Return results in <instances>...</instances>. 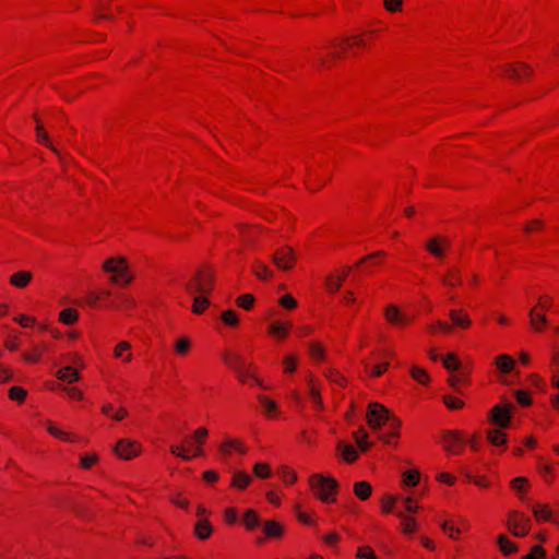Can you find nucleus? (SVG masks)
I'll return each instance as SVG.
<instances>
[{
	"mask_svg": "<svg viewBox=\"0 0 559 559\" xmlns=\"http://www.w3.org/2000/svg\"><path fill=\"white\" fill-rule=\"evenodd\" d=\"M214 285V274L205 269H199L195 274L185 284L186 290L193 295L192 311L202 313L210 305V300L205 296Z\"/></svg>",
	"mask_w": 559,
	"mask_h": 559,
	"instance_id": "nucleus-1",
	"label": "nucleus"
},
{
	"mask_svg": "<svg viewBox=\"0 0 559 559\" xmlns=\"http://www.w3.org/2000/svg\"><path fill=\"white\" fill-rule=\"evenodd\" d=\"M309 485L322 502L331 503L335 501L334 495L338 488L336 479L321 474H313L309 478Z\"/></svg>",
	"mask_w": 559,
	"mask_h": 559,
	"instance_id": "nucleus-2",
	"label": "nucleus"
},
{
	"mask_svg": "<svg viewBox=\"0 0 559 559\" xmlns=\"http://www.w3.org/2000/svg\"><path fill=\"white\" fill-rule=\"evenodd\" d=\"M207 436H209V430L205 427H201V428L197 429L193 433V445L195 447V450L193 453L190 452L189 448H186L182 444L171 445L170 452H171V454H174L185 461H190L193 456H201V455H203V451H202L201 447L203 445Z\"/></svg>",
	"mask_w": 559,
	"mask_h": 559,
	"instance_id": "nucleus-3",
	"label": "nucleus"
},
{
	"mask_svg": "<svg viewBox=\"0 0 559 559\" xmlns=\"http://www.w3.org/2000/svg\"><path fill=\"white\" fill-rule=\"evenodd\" d=\"M367 419L370 428L378 430L390 419V412L379 403H371L368 408Z\"/></svg>",
	"mask_w": 559,
	"mask_h": 559,
	"instance_id": "nucleus-4",
	"label": "nucleus"
},
{
	"mask_svg": "<svg viewBox=\"0 0 559 559\" xmlns=\"http://www.w3.org/2000/svg\"><path fill=\"white\" fill-rule=\"evenodd\" d=\"M103 270L107 273H112L111 283H119L129 271L127 259L123 257L110 258L103 264Z\"/></svg>",
	"mask_w": 559,
	"mask_h": 559,
	"instance_id": "nucleus-5",
	"label": "nucleus"
},
{
	"mask_svg": "<svg viewBox=\"0 0 559 559\" xmlns=\"http://www.w3.org/2000/svg\"><path fill=\"white\" fill-rule=\"evenodd\" d=\"M513 408L514 406L512 404H498L493 406L489 417L491 424L496 425L501 429L508 428L511 421V413Z\"/></svg>",
	"mask_w": 559,
	"mask_h": 559,
	"instance_id": "nucleus-6",
	"label": "nucleus"
},
{
	"mask_svg": "<svg viewBox=\"0 0 559 559\" xmlns=\"http://www.w3.org/2000/svg\"><path fill=\"white\" fill-rule=\"evenodd\" d=\"M531 520L516 511L512 512L508 520V527L514 536H525L531 528Z\"/></svg>",
	"mask_w": 559,
	"mask_h": 559,
	"instance_id": "nucleus-7",
	"label": "nucleus"
},
{
	"mask_svg": "<svg viewBox=\"0 0 559 559\" xmlns=\"http://www.w3.org/2000/svg\"><path fill=\"white\" fill-rule=\"evenodd\" d=\"M296 255L292 247H283L278 249L273 255V263L283 271H289L294 267Z\"/></svg>",
	"mask_w": 559,
	"mask_h": 559,
	"instance_id": "nucleus-8",
	"label": "nucleus"
},
{
	"mask_svg": "<svg viewBox=\"0 0 559 559\" xmlns=\"http://www.w3.org/2000/svg\"><path fill=\"white\" fill-rule=\"evenodd\" d=\"M450 246L451 242L447 237L438 235L428 239L425 248L433 257L442 259Z\"/></svg>",
	"mask_w": 559,
	"mask_h": 559,
	"instance_id": "nucleus-9",
	"label": "nucleus"
},
{
	"mask_svg": "<svg viewBox=\"0 0 559 559\" xmlns=\"http://www.w3.org/2000/svg\"><path fill=\"white\" fill-rule=\"evenodd\" d=\"M141 447L135 442L128 439H121L115 447V452L123 460H131L139 455Z\"/></svg>",
	"mask_w": 559,
	"mask_h": 559,
	"instance_id": "nucleus-10",
	"label": "nucleus"
},
{
	"mask_svg": "<svg viewBox=\"0 0 559 559\" xmlns=\"http://www.w3.org/2000/svg\"><path fill=\"white\" fill-rule=\"evenodd\" d=\"M224 360L230 368H233L238 373L240 381H245L246 377L249 376L247 364L242 357L238 355H225Z\"/></svg>",
	"mask_w": 559,
	"mask_h": 559,
	"instance_id": "nucleus-11",
	"label": "nucleus"
},
{
	"mask_svg": "<svg viewBox=\"0 0 559 559\" xmlns=\"http://www.w3.org/2000/svg\"><path fill=\"white\" fill-rule=\"evenodd\" d=\"M463 442H464V440H463L462 436L459 435L457 432H453V431H448L442 439L444 449L452 453L461 452V450H462L461 445Z\"/></svg>",
	"mask_w": 559,
	"mask_h": 559,
	"instance_id": "nucleus-12",
	"label": "nucleus"
},
{
	"mask_svg": "<svg viewBox=\"0 0 559 559\" xmlns=\"http://www.w3.org/2000/svg\"><path fill=\"white\" fill-rule=\"evenodd\" d=\"M530 322L532 328L536 332H542L544 328L548 324V319L544 312H538L536 307L532 308L528 311Z\"/></svg>",
	"mask_w": 559,
	"mask_h": 559,
	"instance_id": "nucleus-13",
	"label": "nucleus"
},
{
	"mask_svg": "<svg viewBox=\"0 0 559 559\" xmlns=\"http://www.w3.org/2000/svg\"><path fill=\"white\" fill-rule=\"evenodd\" d=\"M507 75L521 81L525 75L532 73V69L525 63H519L518 66L508 64L504 70Z\"/></svg>",
	"mask_w": 559,
	"mask_h": 559,
	"instance_id": "nucleus-14",
	"label": "nucleus"
},
{
	"mask_svg": "<svg viewBox=\"0 0 559 559\" xmlns=\"http://www.w3.org/2000/svg\"><path fill=\"white\" fill-rule=\"evenodd\" d=\"M449 317L451 318V320L455 326H459L462 329L468 328L472 323L467 313L464 312L463 310H456V309L450 310Z\"/></svg>",
	"mask_w": 559,
	"mask_h": 559,
	"instance_id": "nucleus-15",
	"label": "nucleus"
},
{
	"mask_svg": "<svg viewBox=\"0 0 559 559\" xmlns=\"http://www.w3.org/2000/svg\"><path fill=\"white\" fill-rule=\"evenodd\" d=\"M194 534L198 538L204 540L212 534V525L207 519H199L194 526Z\"/></svg>",
	"mask_w": 559,
	"mask_h": 559,
	"instance_id": "nucleus-16",
	"label": "nucleus"
},
{
	"mask_svg": "<svg viewBox=\"0 0 559 559\" xmlns=\"http://www.w3.org/2000/svg\"><path fill=\"white\" fill-rule=\"evenodd\" d=\"M32 280V273L28 271H20L14 273L10 277V283L17 287V288H24Z\"/></svg>",
	"mask_w": 559,
	"mask_h": 559,
	"instance_id": "nucleus-17",
	"label": "nucleus"
},
{
	"mask_svg": "<svg viewBox=\"0 0 559 559\" xmlns=\"http://www.w3.org/2000/svg\"><path fill=\"white\" fill-rule=\"evenodd\" d=\"M496 366L501 372H510L515 366L514 359L509 355H500L496 359Z\"/></svg>",
	"mask_w": 559,
	"mask_h": 559,
	"instance_id": "nucleus-18",
	"label": "nucleus"
},
{
	"mask_svg": "<svg viewBox=\"0 0 559 559\" xmlns=\"http://www.w3.org/2000/svg\"><path fill=\"white\" fill-rule=\"evenodd\" d=\"M56 376L59 380L66 381L68 383L75 382L80 379V373L69 366L58 370Z\"/></svg>",
	"mask_w": 559,
	"mask_h": 559,
	"instance_id": "nucleus-19",
	"label": "nucleus"
},
{
	"mask_svg": "<svg viewBox=\"0 0 559 559\" xmlns=\"http://www.w3.org/2000/svg\"><path fill=\"white\" fill-rule=\"evenodd\" d=\"M354 492L360 500H367L371 492L372 487L368 481H358L354 485Z\"/></svg>",
	"mask_w": 559,
	"mask_h": 559,
	"instance_id": "nucleus-20",
	"label": "nucleus"
},
{
	"mask_svg": "<svg viewBox=\"0 0 559 559\" xmlns=\"http://www.w3.org/2000/svg\"><path fill=\"white\" fill-rule=\"evenodd\" d=\"M532 511L537 521H549L551 519V511L545 504L535 503L532 507Z\"/></svg>",
	"mask_w": 559,
	"mask_h": 559,
	"instance_id": "nucleus-21",
	"label": "nucleus"
},
{
	"mask_svg": "<svg viewBox=\"0 0 559 559\" xmlns=\"http://www.w3.org/2000/svg\"><path fill=\"white\" fill-rule=\"evenodd\" d=\"M384 316H385L386 320L392 324L397 325L400 322L403 321V313L394 305H390L385 308Z\"/></svg>",
	"mask_w": 559,
	"mask_h": 559,
	"instance_id": "nucleus-22",
	"label": "nucleus"
},
{
	"mask_svg": "<svg viewBox=\"0 0 559 559\" xmlns=\"http://www.w3.org/2000/svg\"><path fill=\"white\" fill-rule=\"evenodd\" d=\"M251 477L245 472H235L234 477L231 479V486L238 489H245L251 483Z\"/></svg>",
	"mask_w": 559,
	"mask_h": 559,
	"instance_id": "nucleus-23",
	"label": "nucleus"
},
{
	"mask_svg": "<svg viewBox=\"0 0 559 559\" xmlns=\"http://www.w3.org/2000/svg\"><path fill=\"white\" fill-rule=\"evenodd\" d=\"M191 348V341L186 336H180L174 344V350L179 356H185Z\"/></svg>",
	"mask_w": 559,
	"mask_h": 559,
	"instance_id": "nucleus-24",
	"label": "nucleus"
},
{
	"mask_svg": "<svg viewBox=\"0 0 559 559\" xmlns=\"http://www.w3.org/2000/svg\"><path fill=\"white\" fill-rule=\"evenodd\" d=\"M264 533L267 537H281L283 534V526L275 521H267L264 524Z\"/></svg>",
	"mask_w": 559,
	"mask_h": 559,
	"instance_id": "nucleus-25",
	"label": "nucleus"
},
{
	"mask_svg": "<svg viewBox=\"0 0 559 559\" xmlns=\"http://www.w3.org/2000/svg\"><path fill=\"white\" fill-rule=\"evenodd\" d=\"M35 120H36V133H37V140L44 144L45 146L49 147L50 150H52L53 152L57 153V150L55 148V146L51 144L50 142V139L48 136V134L44 131V127L40 124V122L38 121L37 117L35 116Z\"/></svg>",
	"mask_w": 559,
	"mask_h": 559,
	"instance_id": "nucleus-26",
	"label": "nucleus"
},
{
	"mask_svg": "<svg viewBox=\"0 0 559 559\" xmlns=\"http://www.w3.org/2000/svg\"><path fill=\"white\" fill-rule=\"evenodd\" d=\"M442 282L450 287H454L461 283V274L456 267H450L448 275L442 278Z\"/></svg>",
	"mask_w": 559,
	"mask_h": 559,
	"instance_id": "nucleus-27",
	"label": "nucleus"
},
{
	"mask_svg": "<svg viewBox=\"0 0 559 559\" xmlns=\"http://www.w3.org/2000/svg\"><path fill=\"white\" fill-rule=\"evenodd\" d=\"M498 544L501 552L506 556L518 550L516 545L510 542L504 535L498 536Z\"/></svg>",
	"mask_w": 559,
	"mask_h": 559,
	"instance_id": "nucleus-28",
	"label": "nucleus"
},
{
	"mask_svg": "<svg viewBox=\"0 0 559 559\" xmlns=\"http://www.w3.org/2000/svg\"><path fill=\"white\" fill-rule=\"evenodd\" d=\"M243 522H245V525L247 526V528H249V530L259 527L261 524L260 518L254 510H248L245 513Z\"/></svg>",
	"mask_w": 559,
	"mask_h": 559,
	"instance_id": "nucleus-29",
	"label": "nucleus"
},
{
	"mask_svg": "<svg viewBox=\"0 0 559 559\" xmlns=\"http://www.w3.org/2000/svg\"><path fill=\"white\" fill-rule=\"evenodd\" d=\"M353 437L361 452H366L371 447L367 441V432L364 429L353 432Z\"/></svg>",
	"mask_w": 559,
	"mask_h": 559,
	"instance_id": "nucleus-30",
	"label": "nucleus"
},
{
	"mask_svg": "<svg viewBox=\"0 0 559 559\" xmlns=\"http://www.w3.org/2000/svg\"><path fill=\"white\" fill-rule=\"evenodd\" d=\"M253 273L259 278H271L273 276V272L262 262L257 261L253 266Z\"/></svg>",
	"mask_w": 559,
	"mask_h": 559,
	"instance_id": "nucleus-31",
	"label": "nucleus"
},
{
	"mask_svg": "<svg viewBox=\"0 0 559 559\" xmlns=\"http://www.w3.org/2000/svg\"><path fill=\"white\" fill-rule=\"evenodd\" d=\"M79 319L76 310L72 308H66L60 312V320L64 324H73Z\"/></svg>",
	"mask_w": 559,
	"mask_h": 559,
	"instance_id": "nucleus-32",
	"label": "nucleus"
},
{
	"mask_svg": "<svg viewBox=\"0 0 559 559\" xmlns=\"http://www.w3.org/2000/svg\"><path fill=\"white\" fill-rule=\"evenodd\" d=\"M507 436L500 429H493L488 432V440L493 445H501L506 443Z\"/></svg>",
	"mask_w": 559,
	"mask_h": 559,
	"instance_id": "nucleus-33",
	"label": "nucleus"
},
{
	"mask_svg": "<svg viewBox=\"0 0 559 559\" xmlns=\"http://www.w3.org/2000/svg\"><path fill=\"white\" fill-rule=\"evenodd\" d=\"M390 426V433L388 436L381 437L386 443L390 442V438H394L397 436V429L401 427V421L393 417L390 414V419L386 421Z\"/></svg>",
	"mask_w": 559,
	"mask_h": 559,
	"instance_id": "nucleus-34",
	"label": "nucleus"
},
{
	"mask_svg": "<svg viewBox=\"0 0 559 559\" xmlns=\"http://www.w3.org/2000/svg\"><path fill=\"white\" fill-rule=\"evenodd\" d=\"M411 374L414 380H416L417 382H419L421 384H427L429 381V376L427 374L426 370H424L419 367L413 366L411 368Z\"/></svg>",
	"mask_w": 559,
	"mask_h": 559,
	"instance_id": "nucleus-35",
	"label": "nucleus"
},
{
	"mask_svg": "<svg viewBox=\"0 0 559 559\" xmlns=\"http://www.w3.org/2000/svg\"><path fill=\"white\" fill-rule=\"evenodd\" d=\"M288 326L289 324L274 322L270 325L269 332L277 337H285L287 335Z\"/></svg>",
	"mask_w": 559,
	"mask_h": 559,
	"instance_id": "nucleus-36",
	"label": "nucleus"
},
{
	"mask_svg": "<svg viewBox=\"0 0 559 559\" xmlns=\"http://www.w3.org/2000/svg\"><path fill=\"white\" fill-rule=\"evenodd\" d=\"M309 396L313 403V405L318 408V409H322L323 408V403H322V400H321V395H320V392L319 390L312 384V380H310V385H309Z\"/></svg>",
	"mask_w": 559,
	"mask_h": 559,
	"instance_id": "nucleus-37",
	"label": "nucleus"
},
{
	"mask_svg": "<svg viewBox=\"0 0 559 559\" xmlns=\"http://www.w3.org/2000/svg\"><path fill=\"white\" fill-rule=\"evenodd\" d=\"M259 401L267 415H271L277 411V405L274 401L270 400L264 395L259 396Z\"/></svg>",
	"mask_w": 559,
	"mask_h": 559,
	"instance_id": "nucleus-38",
	"label": "nucleus"
},
{
	"mask_svg": "<svg viewBox=\"0 0 559 559\" xmlns=\"http://www.w3.org/2000/svg\"><path fill=\"white\" fill-rule=\"evenodd\" d=\"M397 516L402 519V524H403V532L406 533V534H411L413 532H415L416 530V524H415V520L413 518H409V516H405L403 513H397Z\"/></svg>",
	"mask_w": 559,
	"mask_h": 559,
	"instance_id": "nucleus-39",
	"label": "nucleus"
},
{
	"mask_svg": "<svg viewBox=\"0 0 559 559\" xmlns=\"http://www.w3.org/2000/svg\"><path fill=\"white\" fill-rule=\"evenodd\" d=\"M419 481L418 471H406L403 474V483L405 486H415Z\"/></svg>",
	"mask_w": 559,
	"mask_h": 559,
	"instance_id": "nucleus-40",
	"label": "nucleus"
},
{
	"mask_svg": "<svg viewBox=\"0 0 559 559\" xmlns=\"http://www.w3.org/2000/svg\"><path fill=\"white\" fill-rule=\"evenodd\" d=\"M221 318L222 321L229 326H236L238 324V317L234 310L224 311Z\"/></svg>",
	"mask_w": 559,
	"mask_h": 559,
	"instance_id": "nucleus-41",
	"label": "nucleus"
},
{
	"mask_svg": "<svg viewBox=\"0 0 559 559\" xmlns=\"http://www.w3.org/2000/svg\"><path fill=\"white\" fill-rule=\"evenodd\" d=\"M342 454L346 462L353 463L358 457V453L355 448L350 444L344 445L342 448Z\"/></svg>",
	"mask_w": 559,
	"mask_h": 559,
	"instance_id": "nucleus-42",
	"label": "nucleus"
},
{
	"mask_svg": "<svg viewBox=\"0 0 559 559\" xmlns=\"http://www.w3.org/2000/svg\"><path fill=\"white\" fill-rule=\"evenodd\" d=\"M254 302V297L251 294H245L237 298V305L246 310L252 308Z\"/></svg>",
	"mask_w": 559,
	"mask_h": 559,
	"instance_id": "nucleus-43",
	"label": "nucleus"
},
{
	"mask_svg": "<svg viewBox=\"0 0 559 559\" xmlns=\"http://www.w3.org/2000/svg\"><path fill=\"white\" fill-rule=\"evenodd\" d=\"M254 475L260 478H267L271 475V471L267 464L257 463L253 467Z\"/></svg>",
	"mask_w": 559,
	"mask_h": 559,
	"instance_id": "nucleus-44",
	"label": "nucleus"
},
{
	"mask_svg": "<svg viewBox=\"0 0 559 559\" xmlns=\"http://www.w3.org/2000/svg\"><path fill=\"white\" fill-rule=\"evenodd\" d=\"M443 365L448 370H457L460 368V361L454 354H448L443 359Z\"/></svg>",
	"mask_w": 559,
	"mask_h": 559,
	"instance_id": "nucleus-45",
	"label": "nucleus"
},
{
	"mask_svg": "<svg viewBox=\"0 0 559 559\" xmlns=\"http://www.w3.org/2000/svg\"><path fill=\"white\" fill-rule=\"evenodd\" d=\"M281 477L287 484H293L297 480L296 473L289 469L287 466H283L281 468Z\"/></svg>",
	"mask_w": 559,
	"mask_h": 559,
	"instance_id": "nucleus-46",
	"label": "nucleus"
},
{
	"mask_svg": "<svg viewBox=\"0 0 559 559\" xmlns=\"http://www.w3.org/2000/svg\"><path fill=\"white\" fill-rule=\"evenodd\" d=\"M10 399L23 402L26 397V391L20 386H12L9 391Z\"/></svg>",
	"mask_w": 559,
	"mask_h": 559,
	"instance_id": "nucleus-47",
	"label": "nucleus"
},
{
	"mask_svg": "<svg viewBox=\"0 0 559 559\" xmlns=\"http://www.w3.org/2000/svg\"><path fill=\"white\" fill-rule=\"evenodd\" d=\"M309 353L313 359L321 360L324 357V349L323 347L318 343H311Z\"/></svg>",
	"mask_w": 559,
	"mask_h": 559,
	"instance_id": "nucleus-48",
	"label": "nucleus"
},
{
	"mask_svg": "<svg viewBox=\"0 0 559 559\" xmlns=\"http://www.w3.org/2000/svg\"><path fill=\"white\" fill-rule=\"evenodd\" d=\"M443 402L450 409H460L464 405V403L461 400L455 399L451 395H444Z\"/></svg>",
	"mask_w": 559,
	"mask_h": 559,
	"instance_id": "nucleus-49",
	"label": "nucleus"
},
{
	"mask_svg": "<svg viewBox=\"0 0 559 559\" xmlns=\"http://www.w3.org/2000/svg\"><path fill=\"white\" fill-rule=\"evenodd\" d=\"M357 558L358 559H378L374 555L373 550L369 546H364L358 548L357 550Z\"/></svg>",
	"mask_w": 559,
	"mask_h": 559,
	"instance_id": "nucleus-50",
	"label": "nucleus"
},
{
	"mask_svg": "<svg viewBox=\"0 0 559 559\" xmlns=\"http://www.w3.org/2000/svg\"><path fill=\"white\" fill-rule=\"evenodd\" d=\"M522 559H545V550L542 546H534L531 552L523 556Z\"/></svg>",
	"mask_w": 559,
	"mask_h": 559,
	"instance_id": "nucleus-51",
	"label": "nucleus"
},
{
	"mask_svg": "<svg viewBox=\"0 0 559 559\" xmlns=\"http://www.w3.org/2000/svg\"><path fill=\"white\" fill-rule=\"evenodd\" d=\"M342 283H343V277L334 278L333 276H329L326 278V287L332 293L337 292L341 288Z\"/></svg>",
	"mask_w": 559,
	"mask_h": 559,
	"instance_id": "nucleus-52",
	"label": "nucleus"
},
{
	"mask_svg": "<svg viewBox=\"0 0 559 559\" xmlns=\"http://www.w3.org/2000/svg\"><path fill=\"white\" fill-rule=\"evenodd\" d=\"M47 430L50 435H52L56 438H60L62 440H70L69 435L60 429H58L55 425L51 423L48 424Z\"/></svg>",
	"mask_w": 559,
	"mask_h": 559,
	"instance_id": "nucleus-53",
	"label": "nucleus"
},
{
	"mask_svg": "<svg viewBox=\"0 0 559 559\" xmlns=\"http://www.w3.org/2000/svg\"><path fill=\"white\" fill-rule=\"evenodd\" d=\"M278 302L282 307L287 309H294L297 307L296 299L290 295H284L283 297L280 298Z\"/></svg>",
	"mask_w": 559,
	"mask_h": 559,
	"instance_id": "nucleus-54",
	"label": "nucleus"
},
{
	"mask_svg": "<svg viewBox=\"0 0 559 559\" xmlns=\"http://www.w3.org/2000/svg\"><path fill=\"white\" fill-rule=\"evenodd\" d=\"M428 328L432 333L436 332L437 328H439L443 333H450L452 331V326L450 324L440 320Z\"/></svg>",
	"mask_w": 559,
	"mask_h": 559,
	"instance_id": "nucleus-55",
	"label": "nucleus"
},
{
	"mask_svg": "<svg viewBox=\"0 0 559 559\" xmlns=\"http://www.w3.org/2000/svg\"><path fill=\"white\" fill-rule=\"evenodd\" d=\"M515 396L518 403L522 406H528L531 404V397L526 391H516Z\"/></svg>",
	"mask_w": 559,
	"mask_h": 559,
	"instance_id": "nucleus-56",
	"label": "nucleus"
},
{
	"mask_svg": "<svg viewBox=\"0 0 559 559\" xmlns=\"http://www.w3.org/2000/svg\"><path fill=\"white\" fill-rule=\"evenodd\" d=\"M97 461H98V456L96 454L84 455L81 459V465L83 468H90Z\"/></svg>",
	"mask_w": 559,
	"mask_h": 559,
	"instance_id": "nucleus-57",
	"label": "nucleus"
},
{
	"mask_svg": "<svg viewBox=\"0 0 559 559\" xmlns=\"http://www.w3.org/2000/svg\"><path fill=\"white\" fill-rule=\"evenodd\" d=\"M233 444H235L234 439H227L226 441L219 444L218 449L223 455L227 456L234 449Z\"/></svg>",
	"mask_w": 559,
	"mask_h": 559,
	"instance_id": "nucleus-58",
	"label": "nucleus"
},
{
	"mask_svg": "<svg viewBox=\"0 0 559 559\" xmlns=\"http://www.w3.org/2000/svg\"><path fill=\"white\" fill-rule=\"evenodd\" d=\"M284 365H285V372H294L295 369H296V358L294 356H287L285 357L284 359Z\"/></svg>",
	"mask_w": 559,
	"mask_h": 559,
	"instance_id": "nucleus-59",
	"label": "nucleus"
},
{
	"mask_svg": "<svg viewBox=\"0 0 559 559\" xmlns=\"http://www.w3.org/2000/svg\"><path fill=\"white\" fill-rule=\"evenodd\" d=\"M550 307H551V299H550V297L542 296L539 298V301H538L537 306H536V309L540 308L543 311H547V310L550 309Z\"/></svg>",
	"mask_w": 559,
	"mask_h": 559,
	"instance_id": "nucleus-60",
	"label": "nucleus"
},
{
	"mask_svg": "<svg viewBox=\"0 0 559 559\" xmlns=\"http://www.w3.org/2000/svg\"><path fill=\"white\" fill-rule=\"evenodd\" d=\"M385 9L394 12L397 11L402 5V0H384Z\"/></svg>",
	"mask_w": 559,
	"mask_h": 559,
	"instance_id": "nucleus-61",
	"label": "nucleus"
},
{
	"mask_svg": "<svg viewBox=\"0 0 559 559\" xmlns=\"http://www.w3.org/2000/svg\"><path fill=\"white\" fill-rule=\"evenodd\" d=\"M389 368L388 362L376 365L371 370V376L380 377Z\"/></svg>",
	"mask_w": 559,
	"mask_h": 559,
	"instance_id": "nucleus-62",
	"label": "nucleus"
},
{
	"mask_svg": "<svg viewBox=\"0 0 559 559\" xmlns=\"http://www.w3.org/2000/svg\"><path fill=\"white\" fill-rule=\"evenodd\" d=\"M130 347L131 345L128 342H120L115 348V357H122V352L130 349Z\"/></svg>",
	"mask_w": 559,
	"mask_h": 559,
	"instance_id": "nucleus-63",
	"label": "nucleus"
},
{
	"mask_svg": "<svg viewBox=\"0 0 559 559\" xmlns=\"http://www.w3.org/2000/svg\"><path fill=\"white\" fill-rule=\"evenodd\" d=\"M64 392H67V394L73 399H78V400H81L83 394L82 392L76 389V388H67V386H62L61 388Z\"/></svg>",
	"mask_w": 559,
	"mask_h": 559,
	"instance_id": "nucleus-64",
	"label": "nucleus"
}]
</instances>
